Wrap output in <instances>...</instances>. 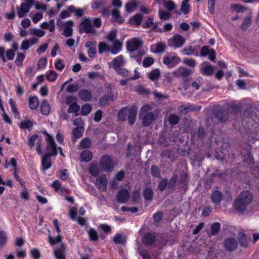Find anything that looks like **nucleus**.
<instances>
[{
    "label": "nucleus",
    "instance_id": "54",
    "mask_svg": "<svg viewBox=\"0 0 259 259\" xmlns=\"http://www.w3.org/2000/svg\"><path fill=\"white\" fill-rule=\"evenodd\" d=\"M181 52L183 54L185 55H191L194 54V50L191 46H189L182 49Z\"/></svg>",
    "mask_w": 259,
    "mask_h": 259
},
{
    "label": "nucleus",
    "instance_id": "35",
    "mask_svg": "<svg viewBox=\"0 0 259 259\" xmlns=\"http://www.w3.org/2000/svg\"><path fill=\"white\" fill-rule=\"evenodd\" d=\"M99 53L101 54L105 52H110L109 46L104 42H100L98 45Z\"/></svg>",
    "mask_w": 259,
    "mask_h": 259
},
{
    "label": "nucleus",
    "instance_id": "17",
    "mask_svg": "<svg viewBox=\"0 0 259 259\" xmlns=\"http://www.w3.org/2000/svg\"><path fill=\"white\" fill-rule=\"evenodd\" d=\"M200 109V107L197 108L193 105H182L178 108V112L180 114L184 115L190 111H199Z\"/></svg>",
    "mask_w": 259,
    "mask_h": 259
},
{
    "label": "nucleus",
    "instance_id": "13",
    "mask_svg": "<svg viewBox=\"0 0 259 259\" xmlns=\"http://www.w3.org/2000/svg\"><path fill=\"white\" fill-rule=\"evenodd\" d=\"M213 70V67L207 62L201 64L200 72L202 75L209 76L212 74Z\"/></svg>",
    "mask_w": 259,
    "mask_h": 259
},
{
    "label": "nucleus",
    "instance_id": "57",
    "mask_svg": "<svg viewBox=\"0 0 259 259\" xmlns=\"http://www.w3.org/2000/svg\"><path fill=\"white\" fill-rule=\"evenodd\" d=\"M115 71L118 74H119L123 77H128V78H129V77H130V74H129L128 71L127 70H126L125 69L122 68V67H120V68L118 69L117 70H115Z\"/></svg>",
    "mask_w": 259,
    "mask_h": 259
},
{
    "label": "nucleus",
    "instance_id": "38",
    "mask_svg": "<svg viewBox=\"0 0 259 259\" xmlns=\"http://www.w3.org/2000/svg\"><path fill=\"white\" fill-rule=\"evenodd\" d=\"M80 106L76 103L70 105L68 109L69 113H73L76 116L79 114Z\"/></svg>",
    "mask_w": 259,
    "mask_h": 259
},
{
    "label": "nucleus",
    "instance_id": "44",
    "mask_svg": "<svg viewBox=\"0 0 259 259\" xmlns=\"http://www.w3.org/2000/svg\"><path fill=\"white\" fill-rule=\"evenodd\" d=\"M143 195L145 200H151L153 197V191L151 189L147 188L145 189Z\"/></svg>",
    "mask_w": 259,
    "mask_h": 259
},
{
    "label": "nucleus",
    "instance_id": "56",
    "mask_svg": "<svg viewBox=\"0 0 259 259\" xmlns=\"http://www.w3.org/2000/svg\"><path fill=\"white\" fill-rule=\"evenodd\" d=\"M135 91L139 94H148L149 91L142 85H139L135 88Z\"/></svg>",
    "mask_w": 259,
    "mask_h": 259
},
{
    "label": "nucleus",
    "instance_id": "25",
    "mask_svg": "<svg viewBox=\"0 0 259 259\" xmlns=\"http://www.w3.org/2000/svg\"><path fill=\"white\" fill-rule=\"evenodd\" d=\"M160 75V71L159 69H154L148 73V76L152 81H156Z\"/></svg>",
    "mask_w": 259,
    "mask_h": 259
},
{
    "label": "nucleus",
    "instance_id": "53",
    "mask_svg": "<svg viewBox=\"0 0 259 259\" xmlns=\"http://www.w3.org/2000/svg\"><path fill=\"white\" fill-rule=\"evenodd\" d=\"M154 60L152 57H147L143 60V66L145 67H148L152 65Z\"/></svg>",
    "mask_w": 259,
    "mask_h": 259
},
{
    "label": "nucleus",
    "instance_id": "34",
    "mask_svg": "<svg viewBox=\"0 0 259 259\" xmlns=\"http://www.w3.org/2000/svg\"><path fill=\"white\" fill-rule=\"evenodd\" d=\"M29 34L31 35H35L38 37H42L45 35L46 32L40 29L31 28L29 29Z\"/></svg>",
    "mask_w": 259,
    "mask_h": 259
},
{
    "label": "nucleus",
    "instance_id": "29",
    "mask_svg": "<svg viewBox=\"0 0 259 259\" xmlns=\"http://www.w3.org/2000/svg\"><path fill=\"white\" fill-rule=\"evenodd\" d=\"M51 109V106L50 104L46 101H44L40 106V112L45 115H48Z\"/></svg>",
    "mask_w": 259,
    "mask_h": 259
},
{
    "label": "nucleus",
    "instance_id": "3",
    "mask_svg": "<svg viewBox=\"0 0 259 259\" xmlns=\"http://www.w3.org/2000/svg\"><path fill=\"white\" fill-rule=\"evenodd\" d=\"M102 22L100 18H96L93 20L89 18L84 19L80 24V27L87 33L95 34L96 30L94 29L101 27Z\"/></svg>",
    "mask_w": 259,
    "mask_h": 259
},
{
    "label": "nucleus",
    "instance_id": "49",
    "mask_svg": "<svg viewBox=\"0 0 259 259\" xmlns=\"http://www.w3.org/2000/svg\"><path fill=\"white\" fill-rule=\"evenodd\" d=\"M91 106L88 104L83 105L81 109V114L83 115H87L91 111Z\"/></svg>",
    "mask_w": 259,
    "mask_h": 259
},
{
    "label": "nucleus",
    "instance_id": "61",
    "mask_svg": "<svg viewBox=\"0 0 259 259\" xmlns=\"http://www.w3.org/2000/svg\"><path fill=\"white\" fill-rule=\"evenodd\" d=\"M168 121L171 124H176L179 121V117L175 114H171L169 116Z\"/></svg>",
    "mask_w": 259,
    "mask_h": 259
},
{
    "label": "nucleus",
    "instance_id": "51",
    "mask_svg": "<svg viewBox=\"0 0 259 259\" xmlns=\"http://www.w3.org/2000/svg\"><path fill=\"white\" fill-rule=\"evenodd\" d=\"M151 173L153 177L156 178L160 177V173L159 168L155 165H152L151 168Z\"/></svg>",
    "mask_w": 259,
    "mask_h": 259
},
{
    "label": "nucleus",
    "instance_id": "14",
    "mask_svg": "<svg viewBox=\"0 0 259 259\" xmlns=\"http://www.w3.org/2000/svg\"><path fill=\"white\" fill-rule=\"evenodd\" d=\"M66 246L61 243L60 246L54 249V253L57 259H65V251Z\"/></svg>",
    "mask_w": 259,
    "mask_h": 259
},
{
    "label": "nucleus",
    "instance_id": "60",
    "mask_svg": "<svg viewBox=\"0 0 259 259\" xmlns=\"http://www.w3.org/2000/svg\"><path fill=\"white\" fill-rule=\"evenodd\" d=\"M205 132L203 128H200L198 130V131L195 133L193 136V138L194 139L195 138H201L204 135Z\"/></svg>",
    "mask_w": 259,
    "mask_h": 259
},
{
    "label": "nucleus",
    "instance_id": "32",
    "mask_svg": "<svg viewBox=\"0 0 259 259\" xmlns=\"http://www.w3.org/2000/svg\"><path fill=\"white\" fill-rule=\"evenodd\" d=\"M93 155L89 150H84L80 154L81 159L85 162H89L92 159Z\"/></svg>",
    "mask_w": 259,
    "mask_h": 259
},
{
    "label": "nucleus",
    "instance_id": "24",
    "mask_svg": "<svg viewBox=\"0 0 259 259\" xmlns=\"http://www.w3.org/2000/svg\"><path fill=\"white\" fill-rule=\"evenodd\" d=\"M78 96L80 99L84 101H89L92 97L90 92L85 89L80 90L78 93Z\"/></svg>",
    "mask_w": 259,
    "mask_h": 259
},
{
    "label": "nucleus",
    "instance_id": "45",
    "mask_svg": "<svg viewBox=\"0 0 259 259\" xmlns=\"http://www.w3.org/2000/svg\"><path fill=\"white\" fill-rule=\"evenodd\" d=\"M159 17L161 20H166L170 17V14L164 10H159Z\"/></svg>",
    "mask_w": 259,
    "mask_h": 259
},
{
    "label": "nucleus",
    "instance_id": "9",
    "mask_svg": "<svg viewBox=\"0 0 259 259\" xmlns=\"http://www.w3.org/2000/svg\"><path fill=\"white\" fill-rule=\"evenodd\" d=\"M41 142L42 140L41 137L39 136L38 135H33L29 138L28 144L31 149L35 146L37 154L41 155L42 154L41 149Z\"/></svg>",
    "mask_w": 259,
    "mask_h": 259
},
{
    "label": "nucleus",
    "instance_id": "37",
    "mask_svg": "<svg viewBox=\"0 0 259 259\" xmlns=\"http://www.w3.org/2000/svg\"><path fill=\"white\" fill-rule=\"evenodd\" d=\"M238 238L240 245L242 247H246L248 245V241L246 238L245 234L243 233H240L238 234Z\"/></svg>",
    "mask_w": 259,
    "mask_h": 259
},
{
    "label": "nucleus",
    "instance_id": "21",
    "mask_svg": "<svg viewBox=\"0 0 259 259\" xmlns=\"http://www.w3.org/2000/svg\"><path fill=\"white\" fill-rule=\"evenodd\" d=\"M122 43L118 39H115L113 41L112 46L110 48V52L112 54H117L122 49Z\"/></svg>",
    "mask_w": 259,
    "mask_h": 259
},
{
    "label": "nucleus",
    "instance_id": "18",
    "mask_svg": "<svg viewBox=\"0 0 259 259\" xmlns=\"http://www.w3.org/2000/svg\"><path fill=\"white\" fill-rule=\"evenodd\" d=\"M238 245L237 241L233 238H229L225 240L224 246L228 251H232L235 249Z\"/></svg>",
    "mask_w": 259,
    "mask_h": 259
},
{
    "label": "nucleus",
    "instance_id": "39",
    "mask_svg": "<svg viewBox=\"0 0 259 259\" xmlns=\"http://www.w3.org/2000/svg\"><path fill=\"white\" fill-rule=\"evenodd\" d=\"M89 171L90 174L93 176H97L99 174V169L97 164H90Z\"/></svg>",
    "mask_w": 259,
    "mask_h": 259
},
{
    "label": "nucleus",
    "instance_id": "22",
    "mask_svg": "<svg viewBox=\"0 0 259 259\" xmlns=\"http://www.w3.org/2000/svg\"><path fill=\"white\" fill-rule=\"evenodd\" d=\"M112 67L116 70L124 65V62L122 55H119L114 58L112 61Z\"/></svg>",
    "mask_w": 259,
    "mask_h": 259
},
{
    "label": "nucleus",
    "instance_id": "27",
    "mask_svg": "<svg viewBox=\"0 0 259 259\" xmlns=\"http://www.w3.org/2000/svg\"><path fill=\"white\" fill-rule=\"evenodd\" d=\"M222 193L219 191H214L213 192L211 195V201L215 203L219 204L222 200Z\"/></svg>",
    "mask_w": 259,
    "mask_h": 259
},
{
    "label": "nucleus",
    "instance_id": "30",
    "mask_svg": "<svg viewBox=\"0 0 259 259\" xmlns=\"http://www.w3.org/2000/svg\"><path fill=\"white\" fill-rule=\"evenodd\" d=\"M39 105V100L37 97L34 96L30 97L29 99V107L32 109L34 110L37 108Z\"/></svg>",
    "mask_w": 259,
    "mask_h": 259
},
{
    "label": "nucleus",
    "instance_id": "58",
    "mask_svg": "<svg viewBox=\"0 0 259 259\" xmlns=\"http://www.w3.org/2000/svg\"><path fill=\"white\" fill-rule=\"evenodd\" d=\"M47 59L45 58H43L39 60L37 63V69H44L47 65Z\"/></svg>",
    "mask_w": 259,
    "mask_h": 259
},
{
    "label": "nucleus",
    "instance_id": "55",
    "mask_svg": "<svg viewBox=\"0 0 259 259\" xmlns=\"http://www.w3.org/2000/svg\"><path fill=\"white\" fill-rule=\"evenodd\" d=\"M25 57V55L23 53H18L15 60L16 65L18 66L22 65Z\"/></svg>",
    "mask_w": 259,
    "mask_h": 259
},
{
    "label": "nucleus",
    "instance_id": "42",
    "mask_svg": "<svg viewBox=\"0 0 259 259\" xmlns=\"http://www.w3.org/2000/svg\"><path fill=\"white\" fill-rule=\"evenodd\" d=\"M230 8L232 11L237 13L243 12L246 10V8L244 6L237 4H232Z\"/></svg>",
    "mask_w": 259,
    "mask_h": 259
},
{
    "label": "nucleus",
    "instance_id": "23",
    "mask_svg": "<svg viewBox=\"0 0 259 259\" xmlns=\"http://www.w3.org/2000/svg\"><path fill=\"white\" fill-rule=\"evenodd\" d=\"M53 155H51L50 154L46 153L43 157L41 160V165L44 170H47L51 167L52 163L50 157Z\"/></svg>",
    "mask_w": 259,
    "mask_h": 259
},
{
    "label": "nucleus",
    "instance_id": "50",
    "mask_svg": "<svg viewBox=\"0 0 259 259\" xmlns=\"http://www.w3.org/2000/svg\"><path fill=\"white\" fill-rule=\"evenodd\" d=\"M57 75L55 71L51 70L47 74L46 78L50 81H54L56 79Z\"/></svg>",
    "mask_w": 259,
    "mask_h": 259
},
{
    "label": "nucleus",
    "instance_id": "26",
    "mask_svg": "<svg viewBox=\"0 0 259 259\" xmlns=\"http://www.w3.org/2000/svg\"><path fill=\"white\" fill-rule=\"evenodd\" d=\"M216 117L220 121L225 122L228 119V113L226 110H221L217 113Z\"/></svg>",
    "mask_w": 259,
    "mask_h": 259
},
{
    "label": "nucleus",
    "instance_id": "62",
    "mask_svg": "<svg viewBox=\"0 0 259 259\" xmlns=\"http://www.w3.org/2000/svg\"><path fill=\"white\" fill-rule=\"evenodd\" d=\"M88 234H89V235L90 236L91 240L94 241H97V240H98L97 234L94 230H93L92 229H90L88 231Z\"/></svg>",
    "mask_w": 259,
    "mask_h": 259
},
{
    "label": "nucleus",
    "instance_id": "20",
    "mask_svg": "<svg viewBox=\"0 0 259 259\" xmlns=\"http://www.w3.org/2000/svg\"><path fill=\"white\" fill-rule=\"evenodd\" d=\"M84 128L83 126L77 127L73 129L72 132V141L76 142L78 139L80 138L83 134Z\"/></svg>",
    "mask_w": 259,
    "mask_h": 259
},
{
    "label": "nucleus",
    "instance_id": "64",
    "mask_svg": "<svg viewBox=\"0 0 259 259\" xmlns=\"http://www.w3.org/2000/svg\"><path fill=\"white\" fill-rule=\"evenodd\" d=\"M117 33L116 31L113 30L109 32V34H108L107 38L108 40L114 41L115 38L116 37Z\"/></svg>",
    "mask_w": 259,
    "mask_h": 259
},
{
    "label": "nucleus",
    "instance_id": "8",
    "mask_svg": "<svg viewBox=\"0 0 259 259\" xmlns=\"http://www.w3.org/2000/svg\"><path fill=\"white\" fill-rule=\"evenodd\" d=\"M100 165L102 169L112 171L115 164L110 156L104 155L100 159Z\"/></svg>",
    "mask_w": 259,
    "mask_h": 259
},
{
    "label": "nucleus",
    "instance_id": "6",
    "mask_svg": "<svg viewBox=\"0 0 259 259\" xmlns=\"http://www.w3.org/2000/svg\"><path fill=\"white\" fill-rule=\"evenodd\" d=\"M185 38L181 35L176 34L168 40V45L170 47L179 48L182 47L185 43Z\"/></svg>",
    "mask_w": 259,
    "mask_h": 259
},
{
    "label": "nucleus",
    "instance_id": "59",
    "mask_svg": "<svg viewBox=\"0 0 259 259\" xmlns=\"http://www.w3.org/2000/svg\"><path fill=\"white\" fill-rule=\"evenodd\" d=\"M7 241V236L5 232H0V245L3 246Z\"/></svg>",
    "mask_w": 259,
    "mask_h": 259
},
{
    "label": "nucleus",
    "instance_id": "41",
    "mask_svg": "<svg viewBox=\"0 0 259 259\" xmlns=\"http://www.w3.org/2000/svg\"><path fill=\"white\" fill-rule=\"evenodd\" d=\"M176 73L178 76H187L190 74V71L185 67H180L176 71Z\"/></svg>",
    "mask_w": 259,
    "mask_h": 259
},
{
    "label": "nucleus",
    "instance_id": "1",
    "mask_svg": "<svg viewBox=\"0 0 259 259\" xmlns=\"http://www.w3.org/2000/svg\"><path fill=\"white\" fill-rule=\"evenodd\" d=\"M252 200L251 193L248 191L242 192L238 196L234 203L235 209L240 212H243L246 210L248 205Z\"/></svg>",
    "mask_w": 259,
    "mask_h": 259
},
{
    "label": "nucleus",
    "instance_id": "7",
    "mask_svg": "<svg viewBox=\"0 0 259 259\" xmlns=\"http://www.w3.org/2000/svg\"><path fill=\"white\" fill-rule=\"evenodd\" d=\"M57 24L60 29H63L64 28L63 32L62 33L63 35L66 37H69L72 35V27L73 25V22L72 21H67L66 22H64L58 19L57 22Z\"/></svg>",
    "mask_w": 259,
    "mask_h": 259
},
{
    "label": "nucleus",
    "instance_id": "28",
    "mask_svg": "<svg viewBox=\"0 0 259 259\" xmlns=\"http://www.w3.org/2000/svg\"><path fill=\"white\" fill-rule=\"evenodd\" d=\"M252 15L251 14L245 17L241 24V28L243 31H245L251 25Z\"/></svg>",
    "mask_w": 259,
    "mask_h": 259
},
{
    "label": "nucleus",
    "instance_id": "19",
    "mask_svg": "<svg viewBox=\"0 0 259 259\" xmlns=\"http://www.w3.org/2000/svg\"><path fill=\"white\" fill-rule=\"evenodd\" d=\"M166 48L165 44L159 42L155 44H153L151 46V50L152 52L156 53H160L163 52Z\"/></svg>",
    "mask_w": 259,
    "mask_h": 259
},
{
    "label": "nucleus",
    "instance_id": "33",
    "mask_svg": "<svg viewBox=\"0 0 259 259\" xmlns=\"http://www.w3.org/2000/svg\"><path fill=\"white\" fill-rule=\"evenodd\" d=\"M163 6L167 10L171 11L176 7V5L171 0H162Z\"/></svg>",
    "mask_w": 259,
    "mask_h": 259
},
{
    "label": "nucleus",
    "instance_id": "43",
    "mask_svg": "<svg viewBox=\"0 0 259 259\" xmlns=\"http://www.w3.org/2000/svg\"><path fill=\"white\" fill-rule=\"evenodd\" d=\"M113 241L115 243L123 244L126 241V238L121 234H116L113 238Z\"/></svg>",
    "mask_w": 259,
    "mask_h": 259
},
{
    "label": "nucleus",
    "instance_id": "5",
    "mask_svg": "<svg viewBox=\"0 0 259 259\" xmlns=\"http://www.w3.org/2000/svg\"><path fill=\"white\" fill-rule=\"evenodd\" d=\"M46 135L47 141L46 149L48 151L47 154H50L51 155L55 156L57 154L56 144L54 141V138L46 132H44Z\"/></svg>",
    "mask_w": 259,
    "mask_h": 259
},
{
    "label": "nucleus",
    "instance_id": "63",
    "mask_svg": "<svg viewBox=\"0 0 259 259\" xmlns=\"http://www.w3.org/2000/svg\"><path fill=\"white\" fill-rule=\"evenodd\" d=\"M55 67L58 70L62 71L64 68L65 65L60 59H58L55 63Z\"/></svg>",
    "mask_w": 259,
    "mask_h": 259
},
{
    "label": "nucleus",
    "instance_id": "16",
    "mask_svg": "<svg viewBox=\"0 0 259 259\" xmlns=\"http://www.w3.org/2000/svg\"><path fill=\"white\" fill-rule=\"evenodd\" d=\"M17 14L19 18H22L26 16L30 8L25 4H21L20 7L16 8Z\"/></svg>",
    "mask_w": 259,
    "mask_h": 259
},
{
    "label": "nucleus",
    "instance_id": "31",
    "mask_svg": "<svg viewBox=\"0 0 259 259\" xmlns=\"http://www.w3.org/2000/svg\"><path fill=\"white\" fill-rule=\"evenodd\" d=\"M143 19V16L141 14L135 15L130 20V23L132 24L136 25L137 26L140 25Z\"/></svg>",
    "mask_w": 259,
    "mask_h": 259
},
{
    "label": "nucleus",
    "instance_id": "11",
    "mask_svg": "<svg viewBox=\"0 0 259 259\" xmlns=\"http://www.w3.org/2000/svg\"><path fill=\"white\" fill-rule=\"evenodd\" d=\"M143 44L139 38H132L126 42V48L128 51L134 52L140 48Z\"/></svg>",
    "mask_w": 259,
    "mask_h": 259
},
{
    "label": "nucleus",
    "instance_id": "47",
    "mask_svg": "<svg viewBox=\"0 0 259 259\" xmlns=\"http://www.w3.org/2000/svg\"><path fill=\"white\" fill-rule=\"evenodd\" d=\"M61 239L62 237L60 234L58 235L56 237L54 238H53L50 235L49 236V241L52 245H53L57 243H60L61 242Z\"/></svg>",
    "mask_w": 259,
    "mask_h": 259
},
{
    "label": "nucleus",
    "instance_id": "15",
    "mask_svg": "<svg viewBox=\"0 0 259 259\" xmlns=\"http://www.w3.org/2000/svg\"><path fill=\"white\" fill-rule=\"evenodd\" d=\"M129 198V194L127 190H120L117 195V200L120 203H125Z\"/></svg>",
    "mask_w": 259,
    "mask_h": 259
},
{
    "label": "nucleus",
    "instance_id": "46",
    "mask_svg": "<svg viewBox=\"0 0 259 259\" xmlns=\"http://www.w3.org/2000/svg\"><path fill=\"white\" fill-rule=\"evenodd\" d=\"M220 230V224L218 223L213 224L210 228V234L215 235L218 233Z\"/></svg>",
    "mask_w": 259,
    "mask_h": 259
},
{
    "label": "nucleus",
    "instance_id": "10",
    "mask_svg": "<svg viewBox=\"0 0 259 259\" xmlns=\"http://www.w3.org/2000/svg\"><path fill=\"white\" fill-rule=\"evenodd\" d=\"M180 61V59L175 53L166 55L163 58V63L169 68H173Z\"/></svg>",
    "mask_w": 259,
    "mask_h": 259
},
{
    "label": "nucleus",
    "instance_id": "52",
    "mask_svg": "<svg viewBox=\"0 0 259 259\" xmlns=\"http://www.w3.org/2000/svg\"><path fill=\"white\" fill-rule=\"evenodd\" d=\"M137 7V4L136 2H132L127 3L126 5V10L127 12L131 13L134 11L136 7Z\"/></svg>",
    "mask_w": 259,
    "mask_h": 259
},
{
    "label": "nucleus",
    "instance_id": "2",
    "mask_svg": "<svg viewBox=\"0 0 259 259\" xmlns=\"http://www.w3.org/2000/svg\"><path fill=\"white\" fill-rule=\"evenodd\" d=\"M138 108L134 105L131 107H126L122 109L118 113V117L121 120L127 119L128 123L133 125L137 117Z\"/></svg>",
    "mask_w": 259,
    "mask_h": 259
},
{
    "label": "nucleus",
    "instance_id": "12",
    "mask_svg": "<svg viewBox=\"0 0 259 259\" xmlns=\"http://www.w3.org/2000/svg\"><path fill=\"white\" fill-rule=\"evenodd\" d=\"M108 183L107 178L104 175L99 177L96 180V185L98 188L102 192H105Z\"/></svg>",
    "mask_w": 259,
    "mask_h": 259
},
{
    "label": "nucleus",
    "instance_id": "36",
    "mask_svg": "<svg viewBox=\"0 0 259 259\" xmlns=\"http://www.w3.org/2000/svg\"><path fill=\"white\" fill-rule=\"evenodd\" d=\"M154 240V236L150 233L146 234L144 236L143 242L147 245L152 244Z\"/></svg>",
    "mask_w": 259,
    "mask_h": 259
},
{
    "label": "nucleus",
    "instance_id": "48",
    "mask_svg": "<svg viewBox=\"0 0 259 259\" xmlns=\"http://www.w3.org/2000/svg\"><path fill=\"white\" fill-rule=\"evenodd\" d=\"M92 142L89 138H85L80 141V145L82 148H88L91 146Z\"/></svg>",
    "mask_w": 259,
    "mask_h": 259
},
{
    "label": "nucleus",
    "instance_id": "40",
    "mask_svg": "<svg viewBox=\"0 0 259 259\" xmlns=\"http://www.w3.org/2000/svg\"><path fill=\"white\" fill-rule=\"evenodd\" d=\"M32 125L33 123L29 120H24L20 123V127L24 130L28 129L30 131Z\"/></svg>",
    "mask_w": 259,
    "mask_h": 259
},
{
    "label": "nucleus",
    "instance_id": "4",
    "mask_svg": "<svg viewBox=\"0 0 259 259\" xmlns=\"http://www.w3.org/2000/svg\"><path fill=\"white\" fill-rule=\"evenodd\" d=\"M152 107L149 105H144L140 109L139 116L145 126H149L156 119L155 114L151 112Z\"/></svg>",
    "mask_w": 259,
    "mask_h": 259
}]
</instances>
